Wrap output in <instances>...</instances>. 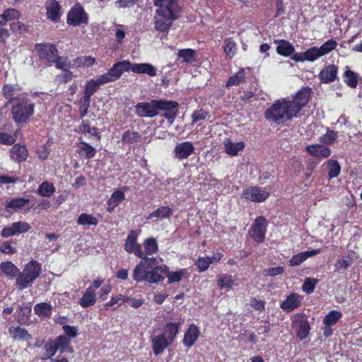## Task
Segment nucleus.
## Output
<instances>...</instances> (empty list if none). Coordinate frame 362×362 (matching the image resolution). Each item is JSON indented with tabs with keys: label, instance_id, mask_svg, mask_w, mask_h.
<instances>
[{
	"label": "nucleus",
	"instance_id": "nucleus-1",
	"mask_svg": "<svg viewBox=\"0 0 362 362\" xmlns=\"http://www.w3.org/2000/svg\"><path fill=\"white\" fill-rule=\"evenodd\" d=\"M311 89L301 88L293 99L283 98L275 103L265 111V118L269 122L281 124L296 117L310 99Z\"/></svg>",
	"mask_w": 362,
	"mask_h": 362
},
{
	"label": "nucleus",
	"instance_id": "nucleus-2",
	"mask_svg": "<svg viewBox=\"0 0 362 362\" xmlns=\"http://www.w3.org/2000/svg\"><path fill=\"white\" fill-rule=\"evenodd\" d=\"M3 95L8 100L6 106L11 105L12 119L17 124H25L34 114L35 103L27 98V93L10 84L2 88Z\"/></svg>",
	"mask_w": 362,
	"mask_h": 362
},
{
	"label": "nucleus",
	"instance_id": "nucleus-3",
	"mask_svg": "<svg viewBox=\"0 0 362 362\" xmlns=\"http://www.w3.org/2000/svg\"><path fill=\"white\" fill-rule=\"evenodd\" d=\"M180 14V6L177 0L166 2L155 11L153 18L155 29L160 33H167L173 23L179 18Z\"/></svg>",
	"mask_w": 362,
	"mask_h": 362
},
{
	"label": "nucleus",
	"instance_id": "nucleus-4",
	"mask_svg": "<svg viewBox=\"0 0 362 362\" xmlns=\"http://www.w3.org/2000/svg\"><path fill=\"white\" fill-rule=\"evenodd\" d=\"M180 323H168L161 334L151 337V349L156 356L163 354L175 339Z\"/></svg>",
	"mask_w": 362,
	"mask_h": 362
},
{
	"label": "nucleus",
	"instance_id": "nucleus-5",
	"mask_svg": "<svg viewBox=\"0 0 362 362\" xmlns=\"http://www.w3.org/2000/svg\"><path fill=\"white\" fill-rule=\"evenodd\" d=\"M175 103L168 100H153L151 102L139 103L135 106V112L141 117H154L159 114L160 110L169 109Z\"/></svg>",
	"mask_w": 362,
	"mask_h": 362
},
{
	"label": "nucleus",
	"instance_id": "nucleus-6",
	"mask_svg": "<svg viewBox=\"0 0 362 362\" xmlns=\"http://www.w3.org/2000/svg\"><path fill=\"white\" fill-rule=\"evenodd\" d=\"M41 273V265L35 260L29 262L19 272L16 279V286L18 290H23L28 287L29 284L33 282Z\"/></svg>",
	"mask_w": 362,
	"mask_h": 362
},
{
	"label": "nucleus",
	"instance_id": "nucleus-7",
	"mask_svg": "<svg viewBox=\"0 0 362 362\" xmlns=\"http://www.w3.org/2000/svg\"><path fill=\"white\" fill-rule=\"evenodd\" d=\"M133 270V279L137 282L147 281L148 278L149 269H151L154 264H156V258L143 259Z\"/></svg>",
	"mask_w": 362,
	"mask_h": 362
},
{
	"label": "nucleus",
	"instance_id": "nucleus-8",
	"mask_svg": "<svg viewBox=\"0 0 362 362\" xmlns=\"http://www.w3.org/2000/svg\"><path fill=\"white\" fill-rule=\"evenodd\" d=\"M129 61L124 60L114 64L108 71L101 76L106 83L115 81L120 78L125 71H129Z\"/></svg>",
	"mask_w": 362,
	"mask_h": 362
},
{
	"label": "nucleus",
	"instance_id": "nucleus-9",
	"mask_svg": "<svg viewBox=\"0 0 362 362\" xmlns=\"http://www.w3.org/2000/svg\"><path fill=\"white\" fill-rule=\"evenodd\" d=\"M88 20L87 13L79 4L75 5L68 13L67 23L69 25L76 26L83 23L86 24L88 23Z\"/></svg>",
	"mask_w": 362,
	"mask_h": 362
},
{
	"label": "nucleus",
	"instance_id": "nucleus-10",
	"mask_svg": "<svg viewBox=\"0 0 362 362\" xmlns=\"http://www.w3.org/2000/svg\"><path fill=\"white\" fill-rule=\"evenodd\" d=\"M267 221L264 216H259L255 220L250 230L252 238L257 243H262L265 239Z\"/></svg>",
	"mask_w": 362,
	"mask_h": 362
},
{
	"label": "nucleus",
	"instance_id": "nucleus-11",
	"mask_svg": "<svg viewBox=\"0 0 362 362\" xmlns=\"http://www.w3.org/2000/svg\"><path fill=\"white\" fill-rule=\"evenodd\" d=\"M30 228V225L25 221H18L4 227L1 233L3 238H8L20 233H26Z\"/></svg>",
	"mask_w": 362,
	"mask_h": 362
},
{
	"label": "nucleus",
	"instance_id": "nucleus-12",
	"mask_svg": "<svg viewBox=\"0 0 362 362\" xmlns=\"http://www.w3.org/2000/svg\"><path fill=\"white\" fill-rule=\"evenodd\" d=\"M269 197V192L262 190L258 187H250L245 189L242 194V197L255 202H262Z\"/></svg>",
	"mask_w": 362,
	"mask_h": 362
},
{
	"label": "nucleus",
	"instance_id": "nucleus-13",
	"mask_svg": "<svg viewBox=\"0 0 362 362\" xmlns=\"http://www.w3.org/2000/svg\"><path fill=\"white\" fill-rule=\"evenodd\" d=\"M124 249L127 252H132L137 257L145 259L141 246L137 243V235L134 231H131L128 235L125 242Z\"/></svg>",
	"mask_w": 362,
	"mask_h": 362
},
{
	"label": "nucleus",
	"instance_id": "nucleus-14",
	"mask_svg": "<svg viewBox=\"0 0 362 362\" xmlns=\"http://www.w3.org/2000/svg\"><path fill=\"white\" fill-rule=\"evenodd\" d=\"M35 49L41 58L45 59L49 63L56 61L58 50L51 44H37Z\"/></svg>",
	"mask_w": 362,
	"mask_h": 362
},
{
	"label": "nucleus",
	"instance_id": "nucleus-15",
	"mask_svg": "<svg viewBox=\"0 0 362 362\" xmlns=\"http://www.w3.org/2000/svg\"><path fill=\"white\" fill-rule=\"evenodd\" d=\"M321 57L322 55L318 47H313L305 52L293 54L292 59L296 62H315Z\"/></svg>",
	"mask_w": 362,
	"mask_h": 362
},
{
	"label": "nucleus",
	"instance_id": "nucleus-16",
	"mask_svg": "<svg viewBox=\"0 0 362 362\" xmlns=\"http://www.w3.org/2000/svg\"><path fill=\"white\" fill-rule=\"evenodd\" d=\"M194 147L189 141L177 144L174 148V157L179 160L187 158L194 153Z\"/></svg>",
	"mask_w": 362,
	"mask_h": 362
},
{
	"label": "nucleus",
	"instance_id": "nucleus-17",
	"mask_svg": "<svg viewBox=\"0 0 362 362\" xmlns=\"http://www.w3.org/2000/svg\"><path fill=\"white\" fill-rule=\"evenodd\" d=\"M301 300L302 297L299 294L293 293L282 301L280 308L284 311L291 312L300 305Z\"/></svg>",
	"mask_w": 362,
	"mask_h": 362
},
{
	"label": "nucleus",
	"instance_id": "nucleus-18",
	"mask_svg": "<svg viewBox=\"0 0 362 362\" xmlns=\"http://www.w3.org/2000/svg\"><path fill=\"white\" fill-rule=\"evenodd\" d=\"M129 71L139 74H147L149 76H156V69L151 64L141 63V64H132L129 62Z\"/></svg>",
	"mask_w": 362,
	"mask_h": 362
},
{
	"label": "nucleus",
	"instance_id": "nucleus-19",
	"mask_svg": "<svg viewBox=\"0 0 362 362\" xmlns=\"http://www.w3.org/2000/svg\"><path fill=\"white\" fill-rule=\"evenodd\" d=\"M47 17L52 22L57 23L61 18V6L55 0H49L46 4Z\"/></svg>",
	"mask_w": 362,
	"mask_h": 362
},
{
	"label": "nucleus",
	"instance_id": "nucleus-20",
	"mask_svg": "<svg viewBox=\"0 0 362 362\" xmlns=\"http://www.w3.org/2000/svg\"><path fill=\"white\" fill-rule=\"evenodd\" d=\"M338 68L334 64H329L325 66L318 75L322 83H328L333 82L337 77Z\"/></svg>",
	"mask_w": 362,
	"mask_h": 362
},
{
	"label": "nucleus",
	"instance_id": "nucleus-21",
	"mask_svg": "<svg viewBox=\"0 0 362 362\" xmlns=\"http://www.w3.org/2000/svg\"><path fill=\"white\" fill-rule=\"evenodd\" d=\"M200 331L197 326L192 324L189 326L184 335L183 344L187 347H192L197 341Z\"/></svg>",
	"mask_w": 362,
	"mask_h": 362
},
{
	"label": "nucleus",
	"instance_id": "nucleus-22",
	"mask_svg": "<svg viewBox=\"0 0 362 362\" xmlns=\"http://www.w3.org/2000/svg\"><path fill=\"white\" fill-rule=\"evenodd\" d=\"M305 149L307 152L316 158H327L331 155L330 148L324 145H309L306 147Z\"/></svg>",
	"mask_w": 362,
	"mask_h": 362
},
{
	"label": "nucleus",
	"instance_id": "nucleus-23",
	"mask_svg": "<svg viewBox=\"0 0 362 362\" xmlns=\"http://www.w3.org/2000/svg\"><path fill=\"white\" fill-rule=\"evenodd\" d=\"M168 267L166 266H157L152 267L149 269L148 278H147V282L148 283H158L164 279Z\"/></svg>",
	"mask_w": 362,
	"mask_h": 362
},
{
	"label": "nucleus",
	"instance_id": "nucleus-24",
	"mask_svg": "<svg viewBox=\"0 0 362 362\" xmlns=\"http://www.w3.org/2000/svg\"><path fill=\"white\" fill-rule=\"evenodd\" d=\"M28 155V151L23 145L15 144L10 151L11 159L18 163L25 160Z\"/></svg>",
	"mask_w": 362,
	"mask_h": 362
},
{
	"label": "nucleus",
	"instance_id": "nucleus-25",
	"mask_svg": "<svg viewBox=\"0 0 362 362\" xmlns=\"http://www.w3.org/2000/svg\"><path fill=\"white\" fill-rule=\"evenodd\" d=\"M320 252V250H313L310 251H306L298 253L297 255L293 256L290 260L289 264L291 267H296L308 258L315 256Z\"/></svg>",
	"mask_w": 362,
	"mask_h": 362
},
{
	"label": "nucleus",
	"instance_id": "nucleus-26",
	"mask_svg": "<svg viewBox=\"0 0 362 362\" xmlns=\"http://www.w3.org/2000/svg\"><path fill=\"white\" fill-rule=\"evenodd\" d=\"M293 323L297 337L300 339H305L308 336L310 329L308 322L304 319H299Z\"/></svg>",
	"mask_w": 362,
	"mask_h": 362
},
{
	"label": "nucleus",
	"instance_id": "nucleus-27",
	"mask_svg": "<svg viewBox=\"0 0 362 362\" xmlns=\"http://www.w3.org/2000/svg\"><path fill=\"white\" fill-rule=\"evenodd\" d=\"M96 302L95 291L93 287H88L79 300V304L83 308H88Z\"/></svg>",
	"mask_w": 362,
	"mask_h": 362
},
{
	"label": "nucleus",
	"instance_id": "nucleus-28",
	"mask_svg": "<svg viewBox=\"0 0 362 362\" xmlns=\"http://www.w3.org/2000/svg\"><path fill=\"white\" fill-rule=\"evenodd\" d=\"M237 278L230 274H222L217 279V284L221 289L230 290L237 285Z\"/></svg>",
	"mask_w": 362,
	"mask_h": 362
},
{
	"label": "nucleus",
	"instance_id": "nucleus-29",
	"mask_svg": "<svg viewBox=\"0 0 362 362\" xmlns=\"http://www.w3.org/2000/svg\"><path fill=\"white\" fill-rule=\"evenodd\" d=\"M125 199L124 193L121 190L114 192L107 202V211L112 212Z\"/></svg>",
	"mask_w": 362,
	"mask_h": 362
},
{
	"label": "nucleus",
	"instance_id": "nucleus-30",
	"mask_svg": "<svg viewBox=\"0 0 362 362\" xmlns=\"http://www.w3.org/2000/svg\"><path fill=\"white\" fill-rule=\"evenodd\" d=\"M0 272L10 279H13L19 274V269L11 262L7 261L0 264Z\"/></svg>",
	"mask_w": 362,
	"mask_h": 362
},
{
	"label": "nucleus",
	"instance_id": "nucleus-31",
	"mask_svg": "<svg viewBox=\"0 0 362 362\" xmlns=\"http://www.w3.org/2000/svg\"><path fill=\"white\" fill-rule=\"evenodd\" d=\"M9 333L12 334L15 340L28 341L31 339V335L28 332L21 327H12L9 328Z\"/></svg>",
	"mask_w": 362,
	"mask_h": 362
},
{
	"label": "nucleus",
	"instance_id": "nucleus-32",
	"mask_svg": "<svg viewBox=\"0 0 362 362\" xmlns=\"http://www.w3.org/2000/svg\"><path fill=\"white\" fill-rule=\"evenodd\" d=\"M105 81L101 76L96 80H90L87 81L85 85V95L92 96L95 92L98 90L99 87L103 84H105Z\"/></svg>",
	"mask_w": 362,
	"mask_h": 362
},
{
	"label": "nucleus",
	"instance_id": "nucleus-33",
	"mask_svg": "<svg viewBox=\"0 0 362 362\" xmlns=\"http://www.w3.org/2000/svg\"><path fill=\"white\" fill-rule=\"evenodd\" d=\"M276 42L278 44L276 47L278 54L285 57L294 54V47L288 41L282 40L276 41Z\"/></svg>",
	"mask_w": 362,
	"mask_h": 362
},
{
	"label": "nucleus",
	"instance_id": "nucleus-34",
	"mask_svg": "<svg viewBox=\"0 0 362 362\" xmlns=\"http://www.w3.org/2000/svg\"><path fill=\"white\" fill-rule=\"evenodd\" d=\"M177 57L180 62L192 63L196 60V52L192 49H180Z\"/></svg>",
	"mask_w": 362,
	"mask_h": 362
},
{
	"label": "nucleus",
	"instance_id": "nucleus-35",
	"mask_svg": "<svg viewBox=\"0 0 362 362\" xmlns=\"http://www.w3.org/2000/svg\"><path fill=\"white\" fill-rule=\"evenodd\" d=\"M225 151L227 154L230 156H235L238 153L245 148V144L242 141L232 142L228 141L224 144Z\"/></svg>",
	"mask_w": 362,
	"mask_h": 362
},
{
	"label": "nucleus",
	"instance_id": "nucleus-36",
	"mask_svg": "<svg viewBox=\"0 0 362 362\" xmlns=\"http://www.w3.org/2000/svg\"><path fill=\"white\" fill-rule=\"evenodd\" d=\"M57 349L60 351L61 353L69 352L72 353L73 349L69 346L70 339L66 336L61 335L58 337L54 341Z\"/></svg>",
	"mask_w": 362,
	"mask_h": 362
},
{
	"label": "nucleus",
	"instance_id": "nucleus-37",
	"mask_svg": "<svg viewBox=\"0 0 362 362\" xmlns=\"http://www.w3.org/2000/svg\"><path fill=\"white\" fill-rule=\"evenodd\" d=\"M173 214V210L168 206H161L151 212L148 218H158L160 219L168 218Z\"/></svg>",
	"mask_w": 362,
	"mask_h": 362
},
{
	"label": "nucleus",
	"instance_id": "nucleus-38",
	"mask_svg": "<svg viewBox=\"0 0 362 362\" xmlns=\"http://www.w3.org/2000/svg\"><path fill=\"white\" fill-rule=\"evenodd\" d=\"M95 62V58L90 56L77 57L72 61V68L90 66Z\"/></svg>",
	"mask_w": 362,
	"mask_h": 362
},
{
	"label": "nucleus",
	"instance_id": "nucleus-39",
	"mask_svg": "<svg viewBox=\"0 0 362 362\" xmlns=\"http://www.w3.org/2000/svg\"><path fill=\"white\" fill-rule=\"evenodd\" d=\"M52 306L47 303H37L34 307L36 315L40 317H46L51 315Z\"/></svg>",
	"mask_w": 362,
	"mask_h": 362
},
{
	"label": "nucleus",
	"instance_id": "nucleus-40",
	"mask_svg": "<svg viewBox=\"0 0 362 362\" xmlns=\"http://www.w3.org/2000/svg\"><path fill=\"white\" fill-rule=\"evenodd\" d=\"M327 168L328 170V176L329 179L337 177L341 171V167L339 163L334 160H329L326 163Z\"/></svg>",
	"mask_w": 362,
	"mask_h": 362
},
{
	"label": "nucleus",
	"instance_id": "nucleus-41",
	"mask_svg": "<svg viewBox=\"0 0 362 362\" xmlns=\"http://www.w3.org/2000/svg\"><path fill=\"white\" fill-rule=\"evenodd\" d=\"M341 316L342 314L340 311L332 310L325 315L323 319V323L328 327L332 326L337 322Z\"/></svg>",
	"mask_w": 362,
	"mask_h": 362
},
{
	"label": "nucleus",
	"instance_id": "nucleus-42",
	"mask_svg": "<svg viewBox=\"0 0 362 362\" xmlns=\"http://www.w3.org/2000/svg\"><path fill=\"white\" fill-rule=\"evenodd\" d=\"M223 48L224 52L229 58H232L236 54V43L231 38H227L225 40Z\"/></svg>",
	"mask_w": 362,
	"mask_h": 362
},
{
	"label": "nucleus",
	"instance_id": "nucleus-43",
	"mask_svg": "<svg viewBox=\"0 0 362 362\" xmlns=\"http://www.w3.org/2000/svg\"><path fill=\"white\" fill-rule=\"evenodd\" d=\"M79 153L84 155L86 158H93L95 155V149L88 144L81 141L78 145Z\"/></svg>",
	"mask_w": 362,
	"mask_h": 362
},
{
	"label": "nucleus",
	"instance_id": "nucleus-44",
	"mask_svg": "<svg viewBox=\"0 0 362 362\" xmlns=\"http://www.w3.org/2000/svg\"><path fill=\"white\" fill-rule=\"evenodd\" d=\"M54 192V187L47 182H42L37 189V192L40 196L47 197H51Z\"/></svg>",
	"mask_w": 362,
	"mask_h": 362
},
{
	"label": "nucleus",
	"instance_id": "nucleus-45",
	"mask_svg": "<svg viewBox=\"0 0 362 362\" xmlns=\"http://www.w3.org/2000/svg\"><path fill=\"white\" fill-rule=\"evenodd\" d=\"M245 74L243 69H240L236 74L229 78L226 83L227 86H238L244 81Z\"/></svg>",
	"mask_w": 362,
	"mask_h": 362
},
{
	"label": "nucleus",
	"instance_id": "nucleus-46",
	"mask_svg": "<svg viewBox=\"0 0 362 362\" xmlns=\"http://www.w3.org/2000/svg\"><path fill=\"white\" fill-rule=\"evenodd\" d=\"M141 138V135L134 131H126L122 137V141L124 144H134L137 142Z\"/></svg>",
	"mask_w": 362,
	"mask_h": 362
},
{
	"label": "nucleus",
	"instance_id": "nucleus-47",
	"mask_svg": "<svg viewBox=\"0 0 362 362\" xmlns=\"http://www.w3.org/2000/svg\"><path fill=\"white\" fill-rule=\"evenodd\" d=\"M30 200L25 198H16L9 201L6 206L13 210H18L29 203Z\"/></svg>",
	"mask_w": 362,
	"mask_h": 362
},
{
	"label": "nucleus",
	"instance_id": "nucleus-48",
	"mask_svg": "<svg viewBox=\"0 0 362 362\" xmlns=\"http://www.w3.org/2000/svg\"><path fill=\"white\" fill-rule=\"evenodd\" d=\"M77 223L79 225L96 226L98 220L95 217L90 214H82L79 216Z\"/></svg>",
	"mask_w": 362,
	"mask_h": 362
},
{
	"label": "nucleus",
	"instance_id": "nucleus-49",
	"mask_svg": "<svg viewBox=\"0 0 362 362\" xmlns=\"http://www.w3.org/2000/svg\"><path fill=\"white\" fill-rule=\"evenodd\" d=\"M144 245L147 255H152L158 251V246L155 238H151L145 240Z\"/></svg>",
	"mask_w": 362,
	"mask_h": 362
},
{
	"label": "nucleus",
	"instance_id": "nucleus-50",
	"mask_svg": "<svg viewBox=\"0 0 362 362\" xmlns=\"http://www.w3.org/2000/svg\"><path fill=\"white\" fill-rule=\"evenodd\" d=\"M53 63L56 64V67L59 69L64 71L67 70L69 68H72V61H70L67 57H57L56 61Z\"/></svg>",
	"mask_w": 362,
	"mask_h": 362
},
{
	"label": "nucleus",
	"instance_id": "nucleus-51",
	"mask_svg": "<svg viewBox=\"0 0 362 362\" xmlns=\"http://www.w3.org/2000/svg\"><path fill=\"white\" fill-rule=\"evenodd\" d=\"M345 82L351 87L355 88L358 84V76L351 70H346L344 72Z\"/></svg>",
	"mask_w": 362,
	"mask_h": 362
},
{
	"label": "nucleus",
	"instance_id": "nucleus-52",
	"mask_svg": "<svg viewBox=\"0 0 362 362\" xmlns=\"http://www.w3.org/2000/svg\"><path fill=\"white\" fill-rule=\"evenodd\" d=\"M337 45V43L334 40H329L325 42L320 47H319L320 52L322 57L329 53L331 51L334 49Z\"/></svg>",
	"mask_w": 362,
	"mask_h": 362
},
{
	"label": "nucleus",
	"instance_id": "nucleus-53",
	"mask_svg": "<svg viewBox=\"0 0 362 362\" xmlns=\"http://www.w3.org/2000/svg\"><path fill=\"white\" fill-rule=\"evenodd\" d=\"M185 270H180L177 272H168L167 271L165 276L168 277V282L169 284L179 282L182 277L184 276Z\"/></svg>",
	"mask_w": 362,
	"mask_h": 362
},
{
	"label": "nucleus",
	"instance_id": "nucleus-54",
	"mask_svg": "<svg viewBox=\"0 0 362 362\" xmlns=\"http://www.w3.org/2000/svg\"><path fill=\"white\" fill-rule=\"evenodd\" d=\"M31 313V307L29 305H25L21 307L19 315L18 317V322L21 324L25 323L28 320Z\"/></svg>",
	"mask_w": 362,
	"mask_h": 362
},
{
	"label": "nucleus",
	"instance_id": "nucleus-55",
	"mask_svg": "<svg viewBox=\"0 0 362 362\" xmlns=\"http://www.w3.org/2000/svg\"><path fill=\"white\" fill-rule=\"evenodd\" d=\"M129 298L125 297L122 295H119L116 297H112L111 300L105 305V308L107 309L109 307L115 305H121L125 302H129Z\"/></svg>",
	"mask_w": 362,
	"mask_h": 362
},
{
	"label": "nucleus",
	"instance_id": "nucleus-56",
	"mask_svg": "<svg viewBox=\"0 0 362 362\" xmlns=\"http://www.w3.org/2000/svg\"><path fill=\"white\" fill-rule=\"evenodd\" d=\"M2 14L7 22L13 20H18L21 17L20 12L18 10L11 8L5 10Z\"/></svg>",
	"mask_w": 362,
	"mask_h": 362
},
{
	"label": "nucleus",
	"instance_id": "nucleus-57",
	"mask_svg": "<svg viewBox=\"0 0 362 362\" xmlns=\"http://www.w3.org/2000/svg\"><path fill=\"white\" fill-rule=\"evenodd\" d=\"M337 137V132L330 130L327 131V133L320 137V141L326 144H333Z\"/></svg>",
	"mask_w": 362,
	"mask_h": 362
},
{
	"label": "nucleus",
	"instance_id": "nucleus-58",
	"mask_svg": "<svg viewBox=\"0 0 362 362\" xmlns=\"http://www.w3.org/2000/svg\"><path fill=\"white\" fill-rule=\"evenodd\" d=\"M168 101L170 102V100ZM170 103H175V105L169 109H164L163 110H165L166 112L163 114V117H165L168 121H170V123H172L176 117V108L178 104L174 101H170Z\"/></svg>",
	"mask_w": 362,
	"mask_h": 362
},
{
	"label": "nucleus",
	"instance_id": "nucleus-59",
	"mask_svg": "<svg viewBox=\"0 0 362 362\" xmlns=\"http://www.w3.org/2000/svg\"><path fill=\"white\" fill-rule=\"evenodd\" d=\"M211 264V261L209 260V257H203L198 258L195 265L198 267L199 272H202L206 271Z\"/></svg>",
	"mask_w": 362,
	"mask_h": 362
},
{
	"label": "nucleus",
	"instance_id": "nucleus-60",
	"mask_svg": "<svg viewBox=\"0 0 362 362\" xmlns=\"http://www.w3.org/2000/svg\"><path fill=\"white\" fill-rule=\"evenodd\" d=\"M317 281L314 279H306L302 287L303 291L305 292L306 293H313L315 288V284H317Z\"/></svg>",
	"mask_w": 362,
	"mask_h": 362
},
{
	"label": "nucleus",
	"instance_id": "nucleus-61",
	"mask_svg": "<svg viewBox=\"0 0 362 362\" xmlns=\"http://www.w3.org/2000/svg\"><path fill=\"white\" fill-rule=\"evenodd\" d=\"M284 272V268L283 267L279 266L264 269L263 272V274L267 276H276L283 274Z\"/></svg>",
	"mask_w": 362,
	"mask_h": 362
},
{
	"label": "nucleus",
	"instance_id": "nucleus-62",
	"mask_svg": "<svg viewBox=\"0 0 362 362\" xmlns=\"http://www.w3.org/2000/svg\"><path fill=\"white\" fill-rule=\"evenodd\" d=\"M45 352L44 356L45 358H50L56 354L57 351L58 350L54 342L47 343L45 344Z\"/></svg>",
	"mask_w": 362,
	"mask_h": 362
},
{
	"label": "nucleus",
	"instance_id": "nucleus-63",
	"mask_svg": "<svg viewBox=\"0 0 362 362\" xmlns=\"http://www.w3.org/2000/svg\"><path fill=\"white\" fill-rule=\"evenodd\" d=\"M10 28L13 33H23L28 31L27 26L19 21L12 23Z\"/></svg>",
	"mask_w": 362,
	"mask_h": 362
},
{
	"label": "nucleus",
	"instance_id": "nucleus-64",
	"mask_svg": "<svg viewBox=\"0 0 362 362\" xmlns=\"http://www.w3.org/2000/svg\"><path fill=\"white\" fill-rule=\"evenodd\" d=\"M0 252L5 254L13 255L16 252V249L13 247L9 242L6 241L0 245Z\"/></svg>",
	"mask_w": 362,
	"mask_h": 362
}]
</instances>
